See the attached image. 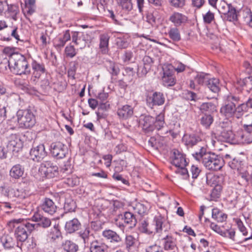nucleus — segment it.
I'll return each mask as SVG.
<instances>
[{
	"label": "nucleus",
	"instance_id": "58",
	"mask_svg": "<svg viewBox=\"0 0 252 252\" xmlns=\"http://www.w3.org/2000/svg\"><path fill=\"white\" fill-rule=\"evenodd\" d=\"M65 53L66 56L73 58L76 55V52L73 45H69L65 47Z\"/></svg>",
	"mask_w": 252,
	"mask_h": 252
},
{
	"label": "nucleus",
	"instance_id": "40",
	"mask_svg": "<svg viewBox=\"0 0 252 252\" xmlns=\"http://www.w3.org/2000/svg\"><path fill=\"white\" fill-rule=\"evenodd\" d=\"M248 109L246 103L239 105L236 107L235 117L239 119L243 115L244 112L248 111Z\"/></svg>",
	"mask_w": 252,
	"mask_h": 252
},
{
	"label": "nucleus",
	"instance_id": "2",
	"mask_svg": "<svg viewBox=\"0 0 252 252\" xmlns=\"http://www.w3.org/2000/svg\"><path fill=\"white\" fill-rule=\"evenodd\" d=\"M169 229V224L166 219L160 214L156 215L153 222L149 224L147 221H142L139 227V231L148 235H153L156 233H161L162 231L166 232Z\"/></svg>",
	"mask_w": 252,
	"mask_h": 252
},
{
	"label": "nucleus",
	"instance_id": "36",
	"mask_svg": "<svg viewBox=\"0 0 252 252\" xmlns=\"http://www.w3.org/2000/svg\"><path fill=\"white\" fill-rule=\"evenodd\" d=\"M0 241L6 249H10L14 246V241L13 238L9 235H4L0 238Z\"/></svg>",
	"mask_w": 252,
	"mask_h": 252
},
{
	"label": "nucleus",
	"instance_id": "30",
	"mask_svg": "<svg viewBox=\"0 0 252 252\" xmlns=\"http://www.w3.org/2000/svg\"><path fill=\"white\" fill-rule=\"evenodd\" d=\"M80 224L77 219H73L66 222L65 225V230L69 233H72L78 229Z\"/></svg>",
	"mask_w": 252,
	"mask_h": 252
},
{
	"label": "nucleus",
	"instance_id": "8",
	"mask_svg": "<svg viewBox=\"0 0 252 252\" xmlns=\"http://www.w3.org/2000/svg\"><path fill=\"white\" fill-rule=\"evenodd\" d=\"M163 76L162 80L165 86H173L176 83L174 76V66L171 64H165L162 66Z\"/></svg>",
	"mask_w": 252,
	"mask_h": 252
},
{
	"label": "nucleus",
	"instance_id": "41",
	"mask_svg": "<svg viewBox=\"0 0 252 252\" xmlns=\"http://www.w3.org/2000/svg\"><path fill=\"white\" fill-rule=\"evenodd\" d=\"M209 78V75L208 74L200 73L196 76L194 78V80L199 85H203L204 84L206 85Z\"/></svg>",
	"mask_w": 252,
	"mask_h": 252
},
{
	"label": "nucleus",
	"instance_id": "29",
	"mask_svg": "<svg viewBox=\"0 0 252 252\" xmlns=\"http://www.w3.org/2000/svg\"><path fill=\"white\" fill-rule=\"evenodd\" d=\"M62 247L65 252H77L79 250L78 246L70 240L64 241Z\"/></svg>",
	"mask_w": 252,
	"mask_h": 252
},
{
	"label": "nucleus",
	"instance_id": "47",
	"mask_svg": "<svg viewBox=\"0 0 252 252\" xmlns=\"http://www.w3.org/2000/svg\"><path fill=\"white\" fill-rule=\"evenodd\" d=\"M228 164L229 167L233 169H237L238 171V176L239 177V171L241 170H247L246 168L242 167L240 165V162L234 158L232 160L228 161Z\"/></svg>",
	"mask_w": 252,
	"mask_h": 252
},
{
	"label": "nucleus",
	"instance_id": "18",
	"mask_svg": "<svg viewBox=\"0 0 252 252\" xmlns=\"http://www.w3.org/2000/svg\"><path fill=\"white\" fill-rule=\"evenodd\" d=\"M172 164L176 167H186L187 162L185 155L178 150H174L172 157Z\"/></svg>",
	"mask_w": 252,
	"mask_h": 252
},
{
	"label": "nucleus",
	"instance_id": "39",
	"mask_svg": "<svg viewBox=\"0 0 252 252\" xmlns=\"http://www.w3.org/2000/svg\"><path fill=\"white\" fill-rule=\"evenodd\" d=\"M221 136L227 141L234 142L237 141V135H235L231 130H224L221 132Z\"/></svg>",
	"mask_w": 252,
	"mask_h": 252
},
{
	"label": "nucleus",
	"instance_id": "31",
	"mask_svg": "<svg viewBox=\"0 0 252 252\" xmlns=\"http://www.w3.org/2000/svg\"><path fill=\"white\" fill-rule=\"evenodd\" d=\"M136 239L132 235H126L125 238V244L126 249L129 252L136 249Z\"/></svg>",
	"mask_w": 252,
	"mask_h": 252
},
{
	"label": "nucleus",
	"instance_id": "24",
	"mask_svg": "<svg viewBox=\"0 0 252 252\" xmlns=\"http://www.w3.org/2000/svg\"><path fill=\"white\" fill-rule=\"evenodd\" d=\"M200 140V138L194 134H185L183 137V141L185 145L189 147L197 144Z\"/></svg>",
	"mask_w": 252,
	"mask_h": 252
},
{
	"label": "nucleus",
	"instance_id": "3",
	"mask_svg": "<svg viewBox=\"0 0 252 252\" xmlns=\"http://www.w3.org/2000/svg\"><path fill=\"white\" fill-rule=\"evenodd\" d=\"M7 61L10 69L14 73L19 75L29 73L28 62L22 54L17 53L10 54Z\"/></svg>",
	"mask_w": 252,
	"mask_h": 252
},
{
	"label": "nucleus",
	"instance_id": "5",
	"mask_svg": "<svg viewBox=\"0 0 252 252\" xmlns=\"http://www.w3.org/2000/svg\"><path fill=\"white\" fill-rule=\"evenodd\" d=\"M16 117L19 126L21 128H30L35 124V116L30 109L19 110Z\"/></svg>",
	"mask_w": 252,
	"mask_h": 252
},
{
	"label": "nucleus",
	"instance_id": "14",
	"mask_svg": "<svg viewBox=\"0 0 252 252\" xmlns=\"http://www.w3.org/2000/svg\"><path fill=\"white\" fill-rule=\"evenodd\" d=\"M147 102L149 106L154 105H161L165 101L163 94L160 92H155L152 95H149L146 98Z\"/></svg>",
	"mask_w": 252,
	"mask_h": 252
},
{
	"label": "nucleus",
	"instance_id": "11",
	"mask_svg": "<svg viewBox=\"0 0 252 252\" xmlns=\"http://www.w3.org/2000/svg\"><path fill=\"white\" fill-rule=\"evenodd\" d=\"M162 241L163 249L166 251L177 252L178 248L177 246L176 239L171 234H167L161 239Z\"/></svg>",
	"mask_w": 252,
	"mask_h": 252
},
{
	"label": "nucleus",
	"instance_id": "33",
	"mask_svg": "<svg viewBox=\"0 0 252 252\" xmlns=\"http://www.w3.org/2000/svg\"><path fill=\"white\" fill-rule=\"evenodd\" d=\"M24 168L20 164L13 166L10 171V175L15 179H18L24 174Z\"/></svg>",
	"mask_w": 252,
	"mask_h": 252
},
{
	"label": "nucleus",
	"instance_id": "10",
	"mask_svg": "<svg viewBox=\"0 0 252 252\" xmlns=\"http://www.w3.org/2000/svg\"><path fill=\"white\" fill-rule=\"evenodd\" d=\"M47 153L45 151V146L43 144L33 147L30 153V158L35 161H40L47 156Z\"/></svg>",
	"mask_w": 252,
	"mask_h": 252
},
{
	"label": "nucleus",
	"instance_id": "54",
	"mask_svg": "<svg viewBox=\"0 0 252 252\" xmlns=\"http://www.w3.org/2000/svg\"><path fill=\"white\" fill-rule=\"evenodd\" d=\"M210 228L216 233L219 234L220 235L223 237H226V233L223 232L220 228V227L214 222H211L210 225Z\"/></svg>",
	"mask_w": 252,
	"mask_h": 252
},
{
	"label": "nucleus",
	"instance_id": "60",
	"mask_svg": "<svg viewBox=\"0 0 252 252\" xmlns=\"http://www.w3.org/2000/svg\"><path fill=\"white\" fill-rule=\"evenodd\" d=\"M235 222L237 225L239 230L243 233V235L246 236L248 234L246 227L244 226L242 221L239 219L235 220Z\"/></svg>",
	"mask_w": 252,
	"mask_h": 252
},
{
	"label": "nucleus",
	"instance_id": "9",
	"mask_svg": "<svg viewBox=\"0 0 252 252\" xmlns=\"http://www.w3.org/2000/svg\"><path fill=\"white\" fill-rule=\"evenodd\" d=\"M50 150L52 156L57 158H64L67 153L66 146L60 141L52 143L50 146Z\"/></svg>",
	"mask_w": 252,
	"mask_h": 252
},
{
	"label": "nucleus",
	"instance_id": "1",
	"mask_svg": "<svg viewBox=\"0 0 252 252\" xmlns=\"http://www.w3.org/2000/svg\"><path fill=\"white\" fill-rule=\"evenodd\" d=\"M197 160H202L204 166L210 170L217 171L223 166L224 160L219 156L211 152H206V149L200 147L199 151L192 154Z\"/></svg>",
	"mask_w": 252,
	"mask_h": 252
},
{
	"label": "nucleus",
	"instance_id": "34",
	"mask_svg": "<svg viewBox=\"0 0 252 252\" xmlns=\"http://www.w3.org/2000/svg\"><path fill=\"white\" fill-rule=\"evenodd\" d=\"M72 42H74L76 45L79 46L80 49L84 48L86 45L87 42L84 38V37L78 36V32H74L72 35Z\"/></svg>",
	"mask_w": 252,
	"mask_h": 252
},
{
	"label": "nucleus",
	"instance_id": "42",
	"mask_svg": "<svg viewBox=\"0 0 252 252\" xmlns=\"http://www.w3.org/2000/svg\"><path fill=\"white\" fill-rule=\"evenodd\" d=\"M224 15L226 20L228 21L233 22L237 20V15L236 9L232 6L230 7V9Z\"/></svg>",
	"mask_w": 252,
	"mask_h": 252
},
{
	"label": "nucleus",
	"instance_id": "27",
	"mask_svg": "<svg viewBox=\"0 0 252 252\" xmlns=\"http://www.w3.org/2000/svg\"><path fill=\"white\" fill-rule=\"evenodd\" d=\"M110 37L107 33L102 34L100 35L99 48L103 54H106L108 52V44Z\"/></svg>",
	"mask_w": 252,
	"mask_h": 252
},
{
	"label": "nucleus",
	"instance_id": "51",
	"mask_svg": "<svg viewBox=\"0 0 252 252\" xmlns=\"http://www.w3.org/2000/svg\"><path fill=\"white\" fill-rule=\"evenodd\" d=\"M80 236L83 239L85 244L88 243L89 238L91 236L90 228L86 227L84 230L80 231Z\"/></svg>",
	"mask_w": 252,
	"mask_h": 252
},
{
	"label": "nucleus",
	"instance_id": "37",
	"mask_svg": "<svg viewBox=\"0 0 252 252\" xmlns=\"http://www.w3.org/2000/svg\"><path fill=\"white\" fill-rule=\"evenodd\" d=\"M219 81L217 78H209L206 85L213 92L217 93L219 90Z\"/></svg>",
	"mask_w": 252,
	"mask_h": 252
},
{
	"label": "nucleus",
	"instance_id": "44",
	"mask_svg": "<svg viewBox=\"0 0 252 252\" xmlns=\"http://www.w3.org/2000/svg\"><path fill=\"white\" fill-rule=\"evenodd\" d=\"M132 208L135 213H137L140 215H144L147 211V207L140 203H136L132 206Z\"/></svg>",
	"mask_w": 252,
	"mask_h": 252
},
{
	"label": "nucleus",
	"instance_id": "23",
	"mask_svg": "<svg viewBox=\"0 0 252 252\" xmlns=\"http://www.w3.org/2000/svg\"><path fill=\"white\" fill-rule=\"evenodd\" d=\"M71 36L69 30H66L61 37H58L54 40V45L56 47H63L66 42L70 39Z\"/></svg>",
	"mask_w": 252,
	"mask_h": 252
},
{
	"label": "nucleus",
	"instance_id": "56",
	"mask_svg": "<svg viewBox=\"0 0 252 252\" xmlns=\"http://www.w3.org/2000/svg\"><path fill=\"white\" fill-rule=\"evenodd\" d=\"M204 22L206 24L211 23L215 19L214 13L209 10L203 15Z\"/></svg>",
	"mask_w": 252,
	"mask_h": 252
},
{
	"label": "nucleus",
	"instance_id": "15",
	"mask_svg": "<svg viewBox=\"0 0 252 252\" xmlns=\"http://www.w3.org/2000/svg\"><path fill=\"white\" fill-rule=\"evenodd\" d=\"M155 118L150 116H141L139 119V125L146 132L152 131L154 129Z\"/></svg>",
	"mask_w": 252,
	"mask_h": 252
},
{
	"label": "nucleus",
	"instance_id": "13",
	"mask_svg": "<svg viewBox=\"0 0 252 252\" xmlns=\"http://www.w3.org/2000/svg\"><path fill=\"white\" fill-rule=\"evenodd\" d=\"M7 148L12 152H18L22 147V143L16 134H11L7 138Z\"/></svg>",
	"mask_w": 252,
	"mask_h": 252
},
{
	"label": "nucleus",
	"instance_id": "32",
	"mask_svg": "<svg viewBox=\"0 0 252 252\" xmlns=\"http://www.w3.org/2000/svg\"><path fill=\"white\" fill-rule=\"evenodd\" d=\"M169 37L174 42H178L181 39V35L177 27H171L168 30Z\"/></svg>",
	"mask_w": 252,
	"mask_h": 252
},
{
	"label": "nucleus",
	"instance_id": "57",
	"mask_svg": "<svg viewBox=\"0 0 252 252\" xmlns=\"http://www.w3.org/2000/svg\"><path fill=\"white\" fill-rule=\"evenodd\" d=\"M150 70L148 66L146 67L144 65H141L138 67L137 74L138 77H142L145 76L148 71Z\"/></svg>",
	"mask_w": 252,
	"mask_h": 252
},
{
	"label": "nucleus",
	"instance_id": "53",
	"mask_svg": "<svg viewBox=\"0 0 252 252\" xmlns=\"http://www.w3.org/2000/svg\"><path fill=\"white\" fill-rule=\"evenodd\" d=\"M13 195L15 197L20 199H23L26 198L28 196V193L22 189H17L13 190Z\"/></svg>",
	"mask_w": 252,
	"mask_h": 252
},
{
	"label": "nucleus",
	"instance_id": "63",
	"mask_svg": "<svg viewBox=\"0 0 252 252\" xmlns=\"http://www.w3.org/2000/svg\"><path fill=\"white\" fill-rule=\"evenodd\" d=\"M146 21L151 25H153L156 23V17L153 13L148 12L146 14Z\"/></svg>",
	"mask_w": 252,
	"mask_h": 252
},
{
	"label": "nucleus",
	"instance_id": "48",
	"mask_svg": "<svg viewBox=\"0 0 252 252\" xmlns=\"http://www.w3.org/2000/svg\"><path fill=\"white\" fill-rule=\"evenodd\" d=\"M231 6V4H228L224 0H221L219 3V7L217 8V9L220 13L224 15L227 12H228V10L230 9V7Z\"/></svg>",
	"mask_w": 252,
	"mask_h": 252
},
{
	"label": "nucleus",
	"instance_id": "55",
	"mask_svg": "<svg viewBox=\"0 0 252 252\" xmlns=\"http://www.w3.org/2000/svg\"><path fill=\"white\" fill-rule=\"evenodd\" d=\"M145 252H163V249L157 244L148 246L145 249Z\"/></svg>",
	"mask_w": 252,
	"mask_h": 252
},
{
	"label": "nucleus",
	"instance_id": "4",
	"mask_svg": "<svg viewBox=\"0 0 252 252\" xmlns=\"http://www.w3.org/2000/svg\"><path fill=\"white\" fill-rule=\"evenodd\" d=\"M10 223H13V227H15V236L17 240L20 242L25 241L28 237V233H31L35 228L36 224L31 223L23 220L14 219L11 220Z\"/></svg>",
	"mask_w": 252,
	"mask_h": 252
},
{
	"label": "nucleus",
	"instance_id": "26",
	"mask_svg": "<svg viewBox=\"0 0 252 252\" xmlns=\"http://www.w3.org/2000/svg\"><path fill=\"white\" fill-rule=\"evenodd\" d=\"M34 221L39 222V225L46 228L50 226L51 222L49 219L41 216L39 213H36L32 217Z\"/></svg>",
	"mask_w": 252,
	"mask_h": 252
},
{
	"label": "nucleus",
	"instance_id": "38",
	"mask_svg": "<svg viewBox=\"0 0 252 252\" xmlns=\"http://www.w3.org/2000/svg\"><path fill=\"white\" fill-rule=\"evenodd\" d=\"M25 7L26 9L27 14L32 15L35 11V0H27L25 2Z\"/></svg>",
	"mask_w": 252,
	"mask_h": 252
},
{
	"label": "nucleus",
	"instance_id": "21",
	"mask_svg": "<svg viewBox=\"0 0 252 252\" xmlns=\"http://www.w3.org/2000/svg\"><path fill=\"white\" fill-rule=\"evenodd\" d=\"M102 236L111 243L120 244L122 242V238L115 231L110 229L105 230L102 232Z\"/></svg>",
	"mask_w": 252,
	"mask_h": 252
},
{
	"label": "nucleus",
	"instance_id": "52",
	"mask_svg": "<svg viewBox=\"0 0 252 252\" xmlns=\"http://www.w3.org/2000/svg\"><path fill=\"white\" fill-rule=\"evenodd\" d=\"M200 110L204 112H213L215 110V106L211 102L203 103L200 106Z\"/></svg>",
	"mask_w": 252,
	"mask_h": 252
},
{
	"label": "nucleus",
	"instance_id": "22",
	"mask_svg": "<svg viewBox=\"0 0 252 252\" xmlns=\"http://www.w3.org/2000/svg\"><path fill=\"white\" fill-rule=\"evenodd\" d=\"M237 141L244 144L252 142V131L243 129L237 135Z\"/></svg>",
	"mask_w": 252,
	"mask_h": 252
},
{
	"label": "nucleus",
	"instance_id": "16",
	"mask_svg": "<svg viewBox=\"0 0 252 252\" xmlns=\"http://www.w3.org/2000/svg\"><path fill=\"white\" fill-rule=\"evenodd\" d=\"M169 20L174 24L175 27H178L186 23L188 19L183 14L178 12H174L170 16Z\"/></svg>",
	"mask_w": 252,
	"mask_h": 252
},
{
	"label": "nucleus",
	"instance_id": "62",
	"mask_svg": "<svg viewBox=\"0 0 252 252\" xmlns=\"http://www.w3.org/2000/svg\"><path fill=\"white\" fill-rule=\"evenodd\" d=\"M143 65L148 67L151 69V67L154 63L153 59L149 56H145L143 59Z\"/></svg>",
	"mask_w": 252,
	"mask_h": 252
},
{
	"label": "nucleus",
	"instance_id": "43",
	"mask_svg": "<svg viewBox=\"0 0 252 252\" xmlns=\"http://www.w3.org/2000/svg\"><path fill=\"white\" fill-rule=\"evenodd\" d=\"M243 17L245 23L252 28V12L250 9L246 8L243 11Z\"/></svg>",
	"mask_w": 252,
	"mask_h": 252
},
{
	"label": "nucleus",
	"instance_id": "17",
	"mask_svg": "<svg viewBox=\"0 0 252 252\" xmlns=\"http://www.w3.org/2000/svg\"><path fill=\"white\" fill-rule=\"evenodd\" d=\"M117 114L120 119L126 120L133 115V108L127 104L123 105L118 109Z\"/></svg>",
	"mask_w": 252,
	"mask_h": 252
},
{
	"label": "nucleus",
	"instance_id": "64",
	"mask_svg": "<svg viewBox=\"0 0 252 252\" xmlns=\"http://www.w3.org/2000/svg\"><path fill=\"white\" fill-rule=\"evenodd\" d=\"M190 172L192 174V178L196 179L198 176L200 172V170L197 166L192 165L190 169Z\"/></svg>",
	"mask_w": 252,
	"mask_h": 252
},
{
	"label": "nucleus",
	"instance_id": "6",
	"mask_svg": "<svg viewBox=\"0 0 252 252\" xmlns=\"http://www.w3.org/2000/svg\"><path fill=\"white\" fill-rule=\"evenodd\" d=\"M239 101V98L233 95H228L225 100L224 103L220 109V114L226 119L235 117L236 102Z\"/></svg>",
	"mask_w": 252,
	"mask_h": 252
},
{
	"label": "nucleus",
	"instance_id": "45",
	"mask_svg": "<svg viewBox=\"0 0 252 252\" xmlns=\"http://www.w3.org/2000/svg\"><path fill=\"white\" fill-rule=\"evenodd\" d=\"M117 3L122 8L126 11H129L132 9L131 0H117Z\"/></svg>",
	"mask_w": 252,
	"mask_h": 252
},
{
	"label": "nucleus",
	"instance_id": "46",
	"mask_svg": "<svg viewBox=\"0 0 252 252\" xmlns=\"http://www.w3.org/2000/svg\"><path fill=\"white\" fill-rule=\"evenodd\" d=\"M213 121V117L211 115H205L201 118L200 122L204 127L208 128Z\"/></svg>",
	"mask_w": 252,
	"mask_h": 252
},
{
	"label": "nucleus",
	"instance_id": "50",
	"mask_svg": "<svg viewBox=\"0 0 252 252\" xmlns=\"http://www.w3.org/2000/svg\"><path fill=\"white\" fill-rule=\"evenodd\" d=\"M245 122L243 126L244 129L252 131V113L245 117Z\"/></svg>",
	"mask_w": 252,
	"mask_h": 252
},
{
	"label": "nucleus",
	"instance_id": "61",
	"mask_svg": "<svg viewBox=\"0 0 252 252\" xmlns=\"http://www.w3.org/2000/svg\"><path fill=\"white\" fill-rule=\"evenodd\" d=\"M221 191L220 187V186H217L213 189L211 193V196L212 199L214 200L219 198L220 196Z\"/></svg>",
	"mask_w": 252,
	"mask_h": 252
},
{
	"label": "nucleus",
	"instance_id": "19",
	"mask_svg": "<svg viewBox=\"0 0 252 252\" xmlns=\"http://www.w3.org/2000/svg\"><path fill=\"white\" fill-rule=\"evenodd\" d=\"M41 209L46 213L53 215L57 211V207L52 200L46 198L41 205Z\"/></svg>",
	"mask_w": 252,
	"mask_h": 252
},
{
	"label": "nucleus",
	"instance_id": "59",
	"mask_svg": "<svg viewBox=\"0 0 252 252\" xmlns=\"http://www.w3.org/2000/svg\"><path fill=\"white\" fill-rule=\"evenodd\" d=\"M169 1L172 6L179 8L184 6L186 0H169Z\"/></svg>",
	"mask_w": 252,
	"mask_h": 252
},
{
	"label": "nucleus",
	"instance_id": "20",
	"mask_svg": "<svg viewBox=\"0 0 252 252\" xmlns=\"http://www.w3.org/2000/svg\"><path fill=\"white\" fill-rule=\"evenodd\" d=\"M90 252H108V247L99 240H94L91 243Z\"/></svg>",
	"mask_w": 252,
	"mask_h": 252
},
{
	"label": "nucleus",
	"instance_id": "49",
	"mask_svg": "<svg viewBox=\"0 0 252 252\" xmlns=\"http://www.w3.org/2000/svg\"><path fill=\"white\" fill-rule=\"evenodd\" d=\"M108 70L112 75L116 76L120 72V69L118 65L113 62H110L109 63Z\"/></svg>",
	"mask_w": 252,
	"mask_h": 252
},
{
	"label": "nucleus",
	"instance_id": "28",
	"mask_svg": "<svg viewBox=\"0 0 252 252\" xmlns=\"http://www.w3.org/2000/svg\"><path fill=\"white\" fill-rule=\"evenodd\" d=\"M122 219L124 220V223L126 225H129L130 227L135 226L137 221L133 214L129 212H126L124 216H121Z\"/></svg>",
	"mask_w": 252,
	"mask_h": 252
},
{
	"label": "nucleus",
	"instance_id": "25",
	"mask_svg": "<svg viewBox=\"0 0 252 252\" xmlns=\"http://www.w3.org/2000/svg\"><path fill=\"white\" fill-rule=\"evenodd\" d=\"M212 217L218 222H222L226 220L227 215L220 209L215 208L212 210Z\"/></svg>",
	"mask_w": 252,
	"mask_h": 252
},
{
	"label": "nucleus",
	"instance_id": "7",
	"mask_svg": "<svg viewBox=\"0 0 252 252\" xmlns=\"http://www.w3.org/2000/svg\"><path fill=\"white\" fill-rule=\"evenodd\" d=\"M38 171L42 177L53 178L58 174V167L50 161L42 162Z\"/></svg>",
	"mask_w": 252,
	"mask_h": 252
},
{
	"label": "nucleus",
	"instance_id": "12",
	"mask_svg": "<svg viewBox=\"0 0 252 252\" xmlns=\"http://www.w3.org/2000/svg\"><path fill=\"white\" fill-rule=\"evenodd\" d=\"M33 70L31 81L34 83H36L41 75L45 72L44 65L39 63L35 61H33L32 63Z\"/></svg>",
	"mask_w": 252,
	"mask_h": 252
},
{
	"label": "nucleus",
	"instance_id": "35",
	"mask_svg": "<svg viewBox=\"0 0 252 252\" xmlns=\"http://www.w3.org/2000/svg\"><path fill=\"white\" fill-rule=\"evenodd\" d=\"M62 236L61 232L60 230L59 225H55L50 229L48 235V238L51 241H55Z\"/></svg>",
	"mask_w": 252,
	"mask_h": 252
}]
</instances>
